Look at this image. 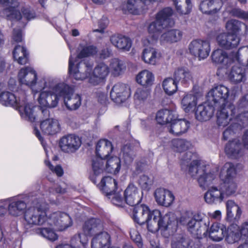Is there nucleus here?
Masks as SVG:
<instances>
[{
    "mask_svg": "<svg viewBox=\"0 0 248 248\" xmlns=\"http://www.w3.org/2000/svg\"><path fill=\"white\" fill-rule=\"evenodd\" d=\"M78 51L77 57L81 59L95 55L97 52V49L92 45L86 46L80 45L78 48Z\"/></svg>",
    "mask_w": 248,
    "mask_h": 248,
    "instance_id": "53",
    "label": "nucleus"
},
{
    "mask_svg": "<svg viewBox=\"0 0 248 248\" xmlns=\"http://www.w3.org/2000/svg\"><path fill=\"white\" fill-rule=\"evenodd\" d=\"M111 237L106 232L96 234L92 240V248H110Z\"/></svg>",
    "mask_w": 248,
    "mask_h": 248,
    "instance_id": "29",
    "label": "nucleus"
},
{
    "mask_svg": "<svg viewBox=\"0 0 248 248\" xmlns=\"http://www.w3.org/2000/svg\"><path fill=\"white\" fill-rule=\"evenodd\" d=\"M175 112L167 109H161L158 111L156 114V120L160 124H164L172 121L176 118Z\"/></svg>",
    "mask_w": 248,
    "mask_h": 248,
    "instance_id": "38",
    "label": "nucleus"
},
{
    "mask_svg": "<svg viewBox=\"0 0 248 248\" xmlns=\"http://www.w3.org/2000/svg\"><path fill=\"white\" fill-rule=\"evenodd\" d=\"M189 174L192 177H197L199 186L202 188L205 189L215 179V175L210 172H207L206 167L202 165L198 160L192 161L189 165Z\"/></svg>",
    "mask_w": 248,
    "mask_h": 248,
    "instance_id": "7",
    "label": "nucleus"
},
{
    "mask_svg": "<svg viewBox=\"0 0 248 248\" xmlns=\"http://www.w3.org/2000/svg\"><path fill=\"white\" fill-rule=\"evenodd\" d=\"M196 104V97L191 94L186 95L181 102L182 108L186 112L192 109L195 107Z\"/></svg>",
    "mask_w": 248,
    "mask_h": 248,
    "instance_id": "54",
    "label": "nucleus"
},
{
    "mask_svg": "<svg viewBox=\"0 0 248 248\" xmlns=\"http://www.w3.org/2000/svg\"><path fill=\"white\" fill-rule=\"evenodd\" d=\"M173 79L177 82L180 81L182 83L184 84L192 79V75L187 69L178 68L174 72Z\"/></svg>",
    "mask_w": 248,
    "mask_h": 248,
    "instance_id": "47",
    "label": "nucleus"
},
{
    "mask_svg": "<svg viewBox=\"0 0 248 248\" xmlns=\"http://www.w3.org/2000/svg\"><path fill=\"white\" fill-rule=\"evenodd\" d=\"M0 4L8 6V7L4 9L2 12L7 19L17 21L21 20L23 27L26 24L25 20L28 21L35 17L34 11L28 8H24L22 10V16L19 12V2L17 0H0Z\"/></svg>",
    "mask_w": 248,
    "mask_h": 248,
    "instance_id": "4",
    "label": "nucleus"
},
{
    "mask_svg": "<svg viewBox=\"0 0 248 248\" xmlns=\"http://www.w3.org/2000/svg\"><path fill=\"white\" fill-rule=\"evenodd\" d=\"M74 64L72 58L70 57L69 60L68 68L70 76L77 80H82L85 79L88 76L89 72L86 71L85 73H82L81 70L80 65L85 68L87 67L86 64L84 62H81L77 64L76 66H74Z\"/></svg>",
    "mask_w": 248,
    "mask_h": 248,
    "instance_id": "28",
    "label": "nucleus"
},
{
    "mask_svg": "<svg viewBox=\"0 0 248 248\" xmlns=\"http://www.w3.org/2000/svg\"><path fill=\"white\" fill-rule=\"evenodd\" d=\"M47 224L56 227L59 231H63L72 224L70 216L65 213L55 212L51 214L47 218Z\"/></svg>",
    "mask_w": 248,
    "mask_h": 248,
    "instance_id": "11",
    "label": "nucleus"
},
{
    "mask_svg": "<svg viewBox=\"0 0 248 248\" xmlns=\"http://www.w3.org/2000/svg\"><path fill=\"white\" fill-rule=\"evenodd\" d=\"M241 129V126L237 124L234 123L229 126L223 132V137L225 140H228L237 131Z\"/></svg>",
    "mask_w": 248,
    "mask_h": 248,
    "instance_id": "60",
    "label": "nucleus"
},
{
    "mask_svg": "<svg viewBox=\"0 0 248 248\" xmlns=\"http://www.w3.org/2000/svg\"><path fill=\"white\" fill-rule=\"evenodd\" d=\"M204 198L207 203L217 204L221 202L225 197L220 186H212L206 192Z\"/></svg>",
    "mask_w": 248,
    "mask_h": 248,
    "instance_id": "23",
    "label": "nucleus"
},
{
    "mask_svg": "<svg viewBox=\"0 0 248 248\" xmlns=\"http://www.w3.org/2000/svg\"><path fill=\"white\" fill-rule=\"evenodd\" d=\"M233 16L248 20V12H245L238 8H233L229 12Z\"/></svg>",
    "mask_w": 248,
    "mask_h": 248,
    "instance_id": "64",
    "label": "nucleus"
},
{
    "mask_svg": "<svg viewBox=\"0 0 248 248\" xmlns=\"http://www.w3.org/2000/svg\"><path fill=\"white\" fill-rule=\"evenodd\" d=\"M88 239L85 234H78L72 237L71 245L73 248H85L87 245Z\"/></svg>",
    "mask_w": 248,
    "mask_h": 248,
    "instance_id": "51",
    "label": "nucleus"
},
{
    "mask_svg": "<svg viewBox=\"0 0 248 248\" xmlns=\"http://www.w3.org/2000/svg\"><path fill=\"white\" fill-rule=\"evenodd\" d=\"M176 10L180 15L189 14L192 9L191 0H172Z\"/></svg>",
    "mask_w": 248,
    "mask_h": 248,
    "instance_id": "43",
    "label": "nucleus"
},
{
    "mask_svg": "<svg viewBox=\"0 0 248 248\" xmlns=\"http://www.w3.org/2000/svg\"><path fill=\"white\" fill-rule=\"evenodd\" d=\"M223 5L222 0H202L199 6L204 14L213 15L219 12Z\"/></svg>",
    "mask_w": 248,
    "mask_h": 248,
    "instance_id": "21",
    "label": "nucleus"
},
{
    "mask_svg": "<svg viewBox=\"0 0 248 248\" xmlns=\"http://www.w3.org/2000/svg\"><path fill=\"white\" fill-rule=\"evenodd\" d=\"M239 227L236 224L231 225L226 231L225 240L229 244L238 242L241 238Z\"/></svg>",
    "mask_w": 248,
    "mask_h": 248,
    "instance_id": "39",
    "label": "nucleus"
},
{
    "mask_svg": "<svg viewBox=\"0 0 248 248\" xmlns=\"http://www.w3.org/2000/svg\"><path fill=\"white\" fill-rule=\"evenodd\" d=\"M47 207L45 203H37L28 208L24 213V219L29 225H43L47 224Z\"/></svg>",
    "mask_w": 248,
    "mask_h": 248,
    "instance_id": "6",
    "label": "nucleus"
},
{
    "mask_svg": "<svg viewBox=\"0 0 248 248\" xmlns=\"http://www.w3.org/2000/svg\"><path fill=\"white\" fill-rule=\"evenodd\" d=\"M130 235L131 239L140 248H142L143 243L141 237L138 231L135 229H131L130 230Z\"/></svg>",
    "mask_w": 248,
    "mask_h": 248,
    "instance_id": "63",
    "label": "nucleus"
},
{
    "mask_svg": "<svg viewBox=\"0 0 248 248\" xmlns=\"http://www.w3.org/2000/svg\"><path fill=\"white\" fill-rule=\"evenodd\" d=\"M154 194L157 203L166 207L171 205L174 200L173 194L170 191L164 188H157Z\"/></svg>",
    "mask_w": 248,
    "mask_h": 248,
    "instance_id": "27",
    "label": "nucleus"
},
{
    "mask_svg": "<svg viewBox=\"0 0 248 248\" xmlns=\"http://www.w3.org/2000/svg\"><path fill=\"white\" fill-rule=\"evenodd\" d=\"M110 72L109 66L104 62L98 63L94 67L89 82L96 85L104 81Z\"/></svg>",
    "mask_w": 248,
    "mask_h": 248,
    "instance_id": "17",
    "label": "nucleus"
},
{
    "mask_svg": "<svg viewBox=\"0 0 248 248\" xmlns=\"http://www.w3.org/2000/svg\"><path fill=\"white\" fill-rule=\"evenodd\" d=\"M227 217L230 221H238L241 217L242 211L240 207L232 200L226 203Z\"/></svg>",
    "mask_w": 248,
    "mask_h": 248,
    "instance_id": "32",
    "label": "nucleus"
},
{
    "mask_svg": "<svg viewBox=\"0 0 248 248\" xmlns=\"http://www.w3.org/2000/svg\"><path fill=\"white\" fill-rule=\"evenodd\" d=\"M229 95V88L221 84L214 87L207 94L208 101L217 109V123L219 126L227 125L236 112L234 106L227 100Z\"/></svg>",
    "mask_w": 248,
    "mask_h": 248,
    "instance_id": "1",
    "label": "nucleus"
},
{
    "mask_svg": "<svg viewBox=\"0 0 248 248\" xmlns=\"http://www.w3.org/2000/svg\"><path fill=\"white\" fill-rule=\"evenodd\" d=\"M116 181L110 176L104 177L100 182L101 190L106 195H111L117 188Z\"/></svg>",
    "mask_w": 248,
    "mask_h": 248,
    "instance_id": "37",
    "label": "nucleus"
},
{
    "mask_svg": "<svg viewBox=\"0 0 248 248\" xmlns=\"http://www.w3.org/2000/svg\"><path fill=\"white\" fill-rule=\"evenodd\" d=\"M18 80L23 84L33 87L40 86V82L36 84L37 74L35 71L30 67L22 68L18 73Z\"/></svg>",
    "mask_w": 248,
    "mask_h": 248,
    "instance_id": "16",
    "label": "nucleus"
},
{
    "mask_svg": "<svg viewBox=\"0 0 248 248\" xmlns=\"http://www.w3.org/2000/svg\"><path fill=\"white\" fill-rule=\"evenodd\" d=\"M15 60L21 65L25 64L28 62V53L25 48L20 45L16 46L13 51Z\"/></svg>",
    "mask_w": 248,
    "mask_h": 248,
    "instance_id": "46",
    "label": "nucleus"
},
{
    "mask_svg": "<svg viewBox=\"0 0 248 248\" xmlns=\"http://www.w3.org/2000/svg\"><path fill=\"white\" fill-rule=\"evenodd\" d=\"M190 53L198 57L199 60L207 58L210 51V44L208 41L201 40H194L189 45Z\"/></svg>",
    "mask_w": 248,
    "mask_h": 248,
    "instance_id": "12",
    "label": "nucleus"
},
{
    "mask_svg": "<svg viewBox=\"0 0 248 248\" xmlns=\"http://www.w3.org/2000/svg\"><path fill=\"white\" fill-rule=\"evenodd\" d=\"M224 150L228 157L236 159L242 155L243 146L239 139H234L230 140L226 143Z\"/></svg>",
    "mask_w": 248,
    "mask_h": 248,
    "instance_id": "20",
    "label": "nucleus"
},
{
    "mask_svg": "<svg viewBox=\"0 0 248 248\" xmlns=\"http://www.w3.org/2000/svg\"><path fill=\"white\" fill-rule=\"evenodd\" d=\"M56 92L63 98L64 104L68 109L76 110L80 106L81 96L78 94H74L73 89L69 85L64 83L58 84Z\"/></svg>",
    "mask_w": 248,
    "mask_h": 248,
    "instance_id": "8",
    "label": "nucleus"
},
{
    "mask_svg": "<svg viewBox=\"0 0 248 248\" xmlns=\"http://www.w3.org/2000/svg\"><path fill=\"white\" fill-rule=\"evenodd\" d=\"M171 148L175 152H182L192 147L190 141L183 139H175L171 141Z\"/></svg>",
    "mask_w": 248,
    "mask_h": 248,
    "instance_id": "44",
    "label": "nucleus"
},
{
    "mask_svg": "<svg viewBox=\"0 0 248 248\" xmlns=\"http://www.w3.org/2000/svg\"><path fill=\"white\" fill-rule=\"evenodd\" d=\"M0 103L5 106H12L18 109L21 116L25 120L33 122L36 120L35 108L27 101L23 92L16 95L9 92H3L0 94Z\"/></svg>",
    "mask_w": 248,
    "mask_h": 248,
    "instance_id": "3",
    "label": "nucleus"
},
{
    "mask_svg": "<svg viewBox=\"0 0 248 248\" xmlns=\"http://www.w3.org/2000/svg\"><path fill=\"white\" fill-rule=\"evenodd\" d=\"M155 0H128L126 8L131 14L138 15L145 9L144 6L150 4Z\"/></svg>",
    "mask_w": 248,
    "mask_h": 248,
    "instance_id": "30",
    "label": "nucleus"
},
{
    "mask_svg": "<svg viewBox=\"0 0 248 248\" xmlns=\"http://www.w3.org/2000/svg\"><path fill=\"white\" fill-rule=\"evenodd\" d=\"M240 38L233 34L224 32L219 34L217 37L218 45L226 49L236 47L239 44Z\"/></svg>",
    "mask_w": 248,
    "mask_h": 248,
    "instance_id": "18",
    "label": "nucleus"
},
{
    "mask_svg": "<svg viewBox=\"0 0 248 248\" xmlns=\"http://www.w3.org/2000/svg\"><path fill=\"white\" fill-rule=\"evenodd\" d=\"M158 59L157 52L152 47L145 48L142 52V60L146 63L155 65Z\"/></svg>",
    "mask_w": 248,
    "mask_h": 248,
    "instance_id": "48",
    "label": "nucleus"
},
{
    "mask_svg": "<svg viewBox=\"0 0 248 248\" xmlns=\"http://www.w3.org/2000/svg\"><path fill=\"white\" fill-rule=\"evenodd\" d=\"M228 78L231 84L241 85L247 79L246 71L241 66L233 65L228 74Z\"/></svg>",
    "mask_w": 248,
    "mask_h": 248,
    "instance_id": "19",
    "label": "nucleus"
},
{
    "mask_svg": "<svg viewBox=\"0 0 248 248\" xmlns=\"http://www.w3.org/2000/svg\"><path fill=\"white\" fill-rule=\"evenodd\" d=\"M212 62L217 64L221 65L226 67H229L232 63L238 62L242 63L239 56V51H232L229 54L221 49H217L212 54Z\"/></svg>",
    "mask_w": 248,
    "mask_h": 248,
    "instance_id": "9",
    "label": "nucleus"
},
{
    "mask_svg": "<svg viewBox=\"0 0 248 248\" xmlns=\"http://www.w3.org/2000/svg\"><path fill=\"white\" fill-rule=\"evenodd\" d=\"M81 143V140L78 137L69 134L62 137L60 139L59 145L62 151L69 153L78 150Z\"/></svg>",
    "mask_w": 248,
    "mask_h": 248,
    "instance_id": "15",
    "label": "nucleus"
},
{
    "mask_svg": "<svg viewBox=\"0 0 248 248\" xmlns=\"http://www.w3.org/2000/svg\"><path fill=\"white\" fill-rule=\"evenodd\" d=\"M236 175V168L233 164L231 162L226 163L223 166L220 173L222 180H235Z\"/></svg>",
    "mask_w": 248,
    "mask_h": 248,
    "instance_id": "36",
    "label": "nucleus"
},
{
    "mask_svg": "<svg viewBox=\"0 0 248 248\" xmlns=\"http://www.w3.org/2000/svg\"><path fill=\"white\" fill-rule=\"evenodd\" d=\"M106 171L108 172H118L121 168L120 159L117 156L112 157L107 161L105 160Z\"/></svg>",
    "mask_w": 248,
    "mask_h": 248,
    "instance_id": "55",
    "label": "nucleus"
},
{
    "mask_svg": "<svg viewBox=\"0 0 248 248\" xmlns=\"http://www.w3.org/2000/svg\"><path fill=\"white\" fill-rule=\"evenodd\" d=\"M137 82L144 87L152 85L154 81V76L148 70H144L140 72L136 77Z\"/></svg>",
    "mask_w": 248,
    "mask_h": 248,
    "instance_id": "42",
    "label": "nucleus"
},
{
    "mask_svg": "<svg viewBox=\"0 0 248 248\" xmlns=\"http://www.w3.org/2000/svg\"><path fill=\"white\" fill-rule=\"evenodd\" d=\"M104 226L102 221L98 218L88 219L83 226V230L86 235L96 234L102 232Z\"/></svg>",
    "mask_w": 248,
    "mask_h": 248,
    "instance_id": "26",
    "label": "nucleus"
},
{
    "mask_svg": "<svg viewBox=\"0 0 248 248\" xmlns=\"http://www.w3.org/2000/svg\"><path fill=\"white\" fill-rule=\"evenodd\" d=\"M27 205L24 201L17 200L10 202L8 206L9 214L13 216H18L21 214Z\"/></svg>",
    "mask_w": 248,
    "mask_h": 248,
    "instance_id": "45",
    "label": "nucleus"
},
{
    "mask_svg": "<svg viewBox=\"0 0 248 248\" xmlns=\"http://www.w3.org/2000/svg\"><path fill=\"white\" fill-rule=\"evenodd\" d=\"M124 202L130 206L140 203L142 199V192L134 184L130 183L123 193Z\"/></svg>",
    "mask_w": 248,
    "mask_h": 248,
    "instance_id": "13",
    "label": "nucleus"
},
{
    "mask_svg": "<svg viewBox=\"0 0 248 248\" xmlns=\"http://www.w3.org/2000/svg\"><path fill=\"white\" fill-rule=\"evenodd\" d=\"M150 95V91L147 89L138 88L134 95V99L139 102L144 101Z\"/></svg>",
    "mask_w": 248,
    "mask_h": 248,
    "instance_id": "59",
    "label": "nucleus"
},
{
    "mask_svg": "<svg viewBox=\"0 0 248 248\" xmlns=\"http://www.w3.org/2000/svg\"><path fill=\"white\" fill-rule=\"evenodd\" d=\"M214 110L212 106L205 104L200 105L195 111L196 118L202 122L208 121L212 117Z\"/></svg>",
    "mask_w": 248,
    "mask_h": 248,
    "instance_id": "34",
    "label": "nucleus"
},
{
    "mask_svg": "<svg viewBox=\"0 0 248 248\" xmlns=\"http://www.w3.org/2000/svg\"><path fill=\"white\" fill-rule=\"evenodd\" d=\"M113 150L111 142L105 139L100 140L96 147L97 157L105 159Z\"/></svg>",
    "mask_w": 248,
    "mask_h": 248,
    "instance_id": "31",
    "label": "nucleus"
},
{
    "mask_svg": "<svg viewBox=\"0 0 248 248\" xmlns=\"http://www.w3.org/2000/svg\"><path fill=\"white\" fill-rule=\"evenodd\" d=\"M133 218L139 224L146 223L148 230L152 232L158 230H166L167 229L166 217H162L160 212L158 210L150 211L149 207L144 204L134 207Z\"/></svg>",
    "mask_w": 248,
    "mask_h": 248,
    "instance_id": "2",
    "label": "nucleus"
},
{
    "mask_svg": "<svg viewBox=\"0 0 248 248\" xmlns=\"http://www.w3.org/2000/svg\"><path fill=\"white\" fill-rule=\"evenodd\" d=\"M36 233L51 241H54L58 238L57 235L50 228H43L38 229L36 230Z\"/></svg>",
    "mask_w": 248,
    "mask_h": 248,
    "instance_id": "58",
    "label": "nucleus"
},
{
    "mask_svg": "<svg viewBox=\"0 0 248 248\" xmlns=\"http://www.w3.org/2000/svg\"><path fill=\"white\" fill-rule=\"evenodd\" d=\"M109 71L115 77L121 75L126 69V65L123 61L115 58L111 60L109 64Z\"/></svg>",
    "mask_w": 248,
    "mask_h": 248,
    "instance_id": "40",
    "label": "nucleus"
},
{
    "mask_svg": "<svg viewBox=\"0 0 248 248\" xmlns=\"http://www.w3.org/2000/svg\"><path fill=\"white\" fill-rule=\"evenodd\" d=\"M40 128L44 134L53 135L61 131V125L58 120L49 118L41 122Z\"/></svg>",
    "mask_w": 248,
    "mask_h": 248,
    "instance_id": "25",
    "label": "nucleus"
},
{
    "mask_svg": "<svg viewBox=\"0 0 248 248\" xmlns=\"http://www.w3.org/2000/svg\"><path fill=\"white\" fill-rule=\"evenodd\" d=\"M153 183V179L146 175H141L139 180V185L144 189H149Z\"/></svg>",
    "mask_w": 248,
    "mask_h": 248,
    "instance_id": "62",
    "label": "nucleus"
},
{
    "mask_svg": "<svg viewBox=\"0 0 248 248\" xmlns=\"http://www.w3.org/2000/svg\"><path fill=\"white\" fill-rule=\"evenodd\" d=\"M219 186L225 197L234 195L237 189V184L235 180H222Z\"/></svg>",
    "mask_w": 248,
    "mask_h": 248,
    "instance_id": "41",
    "label": "nucleus"
},
{
    "mask_svg": "<svg viewBox=\"0 0 248 248\" xmlns=\"http://www.w3.org/2000/svg\"><path fill=\"white\" fill-rule=\"evenodd\" d=\"M182 37V31L178 30H171L162 34L161 39L162 41L171 43L180 40Z\"/></svg>",
    "mask_w": 248,
    "mask_h": 248,
    "instance_id": "49",
    "label": "nucleus"
},
{
    "mask_svg": "<svg viewBox=\"0 0 248 248\" xmlns=\"http://www.w3.org/2000/svg\"><path fill=\"white\" fill-rule=\"evenodd\" d=\"M130 88L128 85L122 83H117L112 87L110 96L111 99L117 104L124 102L130 96Z\"/></svg>",
    "mask_w": 248,
    "mask_h": 248,
    "instance_id": "14",
    "label": "nucleus"
},
{
    "mask_svg": "<svg viewBox=\"0 0 248 248\" xmlns=\"http://www.w3.org/2000/svg\"><path fill=\"white\" fill-rule=\"evenodd\" d=\"M44 84H46V82H43ZM46 87V85H44L43 87L38 88L39 90L43 91H41L40 93L39 96L38 98L39 103L42 107L53 108L56 107L58 103L59 97L61 96L60 94L56 93V88L57 85L51 90H45Z\"/></svg>",
    "mask_w": 248,
    "mask_h": 248,
    "instance_id": "10",
    "label": "nucleus"
},
{
    "mask_svg": "<svg viewBox=\"0 0 248 248\" xmlns=\"http://www.w3.org/2000/svg\"><path fill=\"white\" fill-rule=\"evenodd\" d=\"M111 44L117 48L123 51H128L132 46V41L130 38L121 34H116L110 37Z\"/></svg>",
    "mask_w": 248,
    "mask_h": 248,
    "instance_id": "24",
    "label": "nucleus"
},
{
    "mask_svg": "<svg viewBox=\"0 0 248 248\" xmlns=\"http://www.w3.org/2000/svg\"><path fill=\"white\" fill-rule=\"evenodd\" d=\"M190 124L185 119H173L168 126L169 132L174 136H180L187 132Z\"/></svg>",
    "mask_w": 248,
    "mask_h": 248,
    "instance_id": "22",
    "label": "nucleus"
},
{
    "mask_svg": "<svg viewBox=\"0 0 248 248\" xmlns=\"http://www.w3.org/2000/svg\"><path fill=\"white\" fill-rule=\"evenodd\" d=\"M173 10L170 7L162 9L156 14L155 20L151 22L148 28V32L153 40H157L164 29L174 24L171 18Z\"/></svg>",
    "mask_w": 248,
    "mask_h": 248,
    "instance_id": "5",
    "label": "nucleus"
},
{
    "mask_svg": "<svg viewBox=\"0 0 248 248\" xmlns=\"http://www.w3.org/2000/svg\"><path fill=\"white\" fill-rule=\"evenodd\" d=\"M242 26H245L246 29H247V26L243 22L236 20L231 19L228 20L225 25L226 29L227 31H230L231 34L236 35V33L239 32L241 31Z\"/></svg>",
    "mask_w": 248,
    "mask_h": 248,
    "instance_id": "52",
    "label": "nucleus"
},
{
    "mask_svg": "<svg viewBox=\"0 0 248 248\" xmlns=\"http://www.w3.org/2000/svg\"><path fill=\"white\" fill-rule=\"evenodd\" d=\"M107 196H109V198L111 199L112 203L116 206H122L124 202V196L123 197L120 191L118 192L115 191L111 195H107Z\"/></svg>",
    "mask_w": 248,
    "mask_h": 248,
    "instance_id": "61",
    "label": "nucleus"
},
{
    "mask_svg": "<svg viewBox=\"0 0 248 248\" xmlns=\"http://www.w3.org/2000/svg\"><path fill=\"white\" fill-rule=\"evenodd\" d=\"M202 217L200 215H195L187 223L188 231L193 235L198 237L202 232Z\"/></svg>",
    "mask_w": 248,
    "mask_h": 248,
    "instance_id": "33",
    "label": "nucleus"
},
{
    "mask_svg": "<svg viewBox=\"0 0 248 248\" xmlns=\"http://www.w3.org/2000/svg\"><path fill=\"white\" fill-rule=\"evenodd\" d=\"M105 159L95 157L92 160V168L96 175H99L106 170L104 166Z\"/></svg>",
    "mask_w": 248,
    "mask_h": 248,
    "instance_id": "57",
    "label": "nucleus"
},
{
    "mask_svg": "<svg viewBox=\"0 0 248 248\" xmlns=\"http://www.w3.org/2000/svg\"><path fill=\"white\" fill-rule=\"evenodd\" d=\"M162 86L165 93L171 95L177 90V82L172 78H166L163 82Z\"/></svg>",
    "mask_w": 248,
    "mask_h": 248,
    "instance_id": "56",
    "label": "nucleus"
},
{
    "mask_svg": "<svg viewBox=\"0 0 248 248\" xmlns=\"http://www.w3.org/2000/svg\"><path fill=\"white\" fill-rule=\"evenodd\" d=\"M192 242L183 235L179 234L173 237L171 241V248H189Z\"/></svg>",
    "mask_w": 248,
    "mask_h": 248,
    "instance_id": "50",
    "label": "nucleus"
},
{
    "mask_svg": "<svg viewBox=\"0 0 248 248\" xmlns=\"http://www.w3.org/2000/svg\"><path fill=\"white\" fill-rule=\"evenodd\" d=\"M226 228L223 225L217 222L214 223L209 229V238L214 241H219L225 236Z\"/></svg>",
    "mask_w": 248,
    "mask_h": 248,
    "instance_id": "35",
    "label": "nucleus"
}]
</instances>
